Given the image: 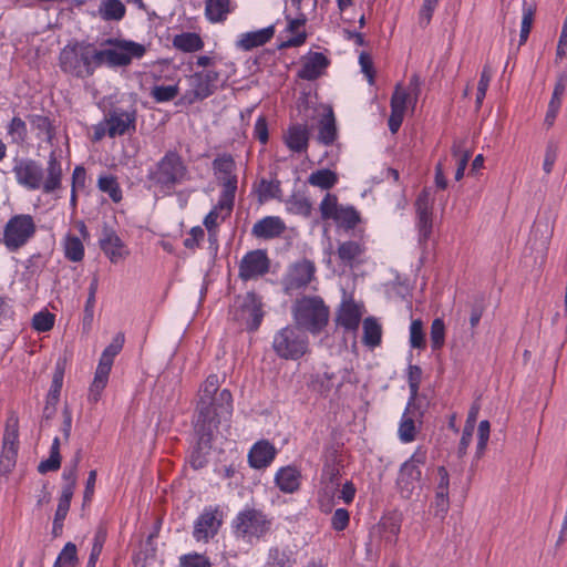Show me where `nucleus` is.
Wrapping results in <instances>:
<instances>
[{"label": "nucleus", "instance_id": "ea45409f", "mask_svg": "<svg viewBox=\"0 0 567 567\" xmlns=\"http://www.w3.org/2000/svg\"><path fill=\"white\" fill-rule=\"evenodd\" d=\"M78 549L75 544L69 542L59 553L53 567H78Z\"/></svg>", "mask_w": 567, "mask_h": 567}, {"label": "nucleus", "instance_id": "c03bdc74", "mask_svg": "<svg viewBox=\"0 0 567 567\" xmlns=\"http://www.w3.org/2000/svg\"><path fill=\"white\" fill-rule=\"evenodd\" d=\"M523 14H522V23H520V33H519V45H524L528 39L533 21L535 9L532 4H527L525 1L523 3Z\"/></svg>", "mask_w": 567, "mask_h": 567}, {"label": "nucleus", "instance_id": "7c9ffc66", "mask_svg": "<svg viewBox=\"0 0 567 567\" xmlns=\"http://www.w3.org/2000/svg\"><path fill=\"white\" fill-rule=\"evenodd\" d=\"M318 141L324 145L332 144L337 138V125L331 107H326L319 121Z\"/></svg>", "mask_w": 567, "mask_h": 567}, {"label": "nucleus", "instance_id": "58836bf2", "mask_svg": "<svg viewBox=\"0 0 567 567\" xmlns=\"http://www.w3.org/2000/svg\"><path fill=\"white\" fill-rule=\"evenodd\" d=\"M381 326L379 322L370 317L363 321V342L365 346L374 348L381 342Z\"/></svg>", "mask_w": 567, "mask_h": 567}, {"label": "nucleus", "instance_id": "f03ea898", "mask_svg": "<svg viewBox=\"0 0 567 567\" xmlns=\"http://www.w3.org/2000/svg\"><path fill=\"white\" fill-rule=\"evenodd\" d=\"M12 173L17 183L28 190L54 194L62 188L63 172L56 150L50 152L45 168L34 159L23 158L16 162Z\"/></svg>", "mask_w": 567, "mask_h": 567}, {"label": "nucleus", "instance_id": "774afa93", "mask_svg": "<svg viewBox=\"0 0 567 567\" xmlns=\"http://www.w3.org/2000/svg\"><path fill=\"white\" fill-rule=\"evenodd\" d=\"M182 567H210V561L207 557L200 554H188L181 557Z\"/></svg>", "mask_w": 567, "mask_h": 567}, {"label": "nucleus", "instance_id": "f257e3e1", "mask_svg": "<svg viewBox=\"0 0 567 567\" xmlns=\"http://www.w3.org/2000/svg\"><path fill=\"white\" fill-rule=\"evenodd\" d=\"M195 427L200 434L199 449L207 447L214 431L227 422L233 413V396L227 389H219V379L210 374L199 386L196 402Z\"/></svg>", "mask_w": 567, "mask_h": 567}, {"label": "nucleus", "instance_id": "603ef678", "mask_svg": "<svg viewBox=\"0 0 567 567\" xmlns=\"http://www.w3.org/2000/svg\"><path fill=\"white\" fill-rule=\"evenodd\" d=\"M558 156V144L554 141H548L545 148L543 171L546 175L553 172L555 162Z\"/></svg>", "mask_w": 567, "mask_h": 567}, {"label": "nucleus", "instance_id": "6ab92c4d", "mask_svg": "<svg viewBox=\"0 0 567 567\" xmlns=\"http://www.w3.org/2000/svg\"><path fill=\"white\" fill-rule=\"evenodd\" d=\"M236 319L243 321L250 330L259 327L262 319L261 302L255 293L248 292L243 297Z\"/></svg>", "mask_w": 567, "mask_h": 567}, {"label": "nucleus", "instance_id": "72a5a7b5", "mask_svg": "<svg viewBox=\"0 0 567 567\" xmlns=\"http://www.w3.org/2000/svg\"><path fill=\"white\" fill-rule=\"evenodd\" d=\"M173 45L183 52H195L204 47V42L197 33L183 32L174 37Z\"/></svg>", "mask_w": 567, "mask_h": 567}, {"label": "nucleus", "instance_id": "8fccbe9b", "mask_svg": "<svg viewBox=\"0 0 567 567\" xmlns=\"http://www.w3.org/2000/svg\"><path fill=\"white\" fill-rule=\"evenodd\" d=\"M431 344L434 350L441 349L445 340V324L442 319L436 318L431 326Z\"/></svg>", "mask_w": 567, "mask_h": 567}, {"label": "nucleus", "instance_id": "c85d7f7f", "mask_svg": "<svg viewBox=\"0 0 567 567\" xmlns=\"http://www.w3.org/2000/svg\"><path fill=\"white\" fill-rule=\"evenodd\" d=\"M274 25H269L256 31L245 32L238 35L236 45L241 50L249 51L254 48L267 43L274 37Z\"/></svg>", "mask_w": 567, "mask_h": 567}, {"label": "nucleus", "instance_id": "c756f323", "mask_svg": "<svg viewBox=\"0 0 567 567\" xmlns=\"http://www.w3.org/2000/svg\"><path fill=\"white\" fill-rule=\"evenodd\" d=\"M300 472L293 466L281 467L275 475L276 485L284 493L296 492L300 486Z\"/></svg>", "mask_w": 567, "mask_h": 567}, {"label": "nucleus", "instance_id": "864d4df0", "mask_svg": "<svg viewBox=\"0 0 567 567\" xmlns=\"http://www.w3.org/2000/svg\"><path fill=\"white\" fill-rule=\"evenodd\" d=\"M493 72L488 65H485L482 70L478 85H477V94H476V105L480 107L483 103V100L486 95L487 89L489 86V82L492 80Z\"/></svg>", "mask_w": 567, "mask_h": 567}, {"label": "nucleus", "instance_id": "338daca9", "mask_svg": "<svg viewBox=\"0 0 567 567\" xmlns=\"http://www.w3.org/2000/svg\"><path fill=\"white\" fill-rule=\"evenodd\" d=\"M72 496L73 495H71L69 491H62L54 517L55 526L58 525L59 522H63L64 518L66 517Z\"/></svg>", "mask_w": 567, "mask_h": 567}, {"label": "nucleus", "instance_id": "4468645a", "mask_svg": "<svg viewBox=\"0 0 567 567\" xmlns=\"http://www.w3.org/2000/svg\"><path fill=\"white\" fill-rule=\"evenodd\" d=\"M104 117L109 124L110 137L132 134L136 130V111L132 107H114Z\"/></svg>", "mask_w": 567, "mask_h": 567}, {"label": "nucleus", "instance_id": "5fc2aeb1", "mask_svg": "<svg viewBox=\"0 0 567 567\" xmlns=\"http://www.w3.org/2000/svg\"><path fill=\"white\" fill-rule=\"evenodd\" d=\"M410 344L412 348L422 349L425 346V338L423 332V323L421 320L415 319L410 326Z\"/></svg>", "mask_w": 567, "mask_h": 567}, {"label": "nucleus", "instance_id": "f3484780", "mask_svg": "<svg viewBox=\"0 0 567 567\" xmlns=\"http://www.w3.org/2000/svg\"><path fill=\"white\" fill-rule=\"evenodd\" d=\"M363 313L364 307L362 303L354 301L351 297H344L337 313V322L348 331H355Z\"/></svg>", "mask_w": 567, "mask_h": 567}, {"label": "nucleus", "instance_id": "de8ad7c7", "mask_svg": "<svg viewBox=\"0 0 567 567\" xmlns=\"http://www.w3.org/2000/svg\"><path fill=\"white\" fill-rule=\"evenodd\" d=\"M55 322V316L48 310L37 312L32 318V328L38 332L50 331Z\"/></svg>", "mask_w": 567, "mask_h": 567}, {"label": "nucleus", "instance_id": "a18cd8bd", "mask_svg": "<svg viewBox=\"0 0 567 567\" xmlns=\"http://www.w3.org/2000/svg\"><path fill=\"white\" fill-rule=\"evenodd\" d=\"M19 430H18V419L16 416H10L7 420L2 446L6 447H19Z\"/></svg>", "mask_w": 567, "mask_h": 567}, {"label": "nucleus", "instance_id": "cd10ccee", "mask_svg": "<svg viewBox=\"0 0 567 567\" xmlns=\"http://www.w3.org/2000/svg\"><path fill=\"white\" fill-rule=\"evenodd\" d=\"M328 66V59L320 52H311L302 59L299 76L305 80H315Z\"/></svg>", "mask_w": 567, "mask_h": 567}, {"label": "nucleus", "instance_id": "09e8293b", "mask_svg": "<svg viewBox=\"0 0 567 567\" xmlns=\"http://www.w3.org/2000/svg\"><path fill=\"white\" fill-rule=\"evenodd\" d=\"M359 221L358 212L351 206H344L340 214L337 216L334 223L339 227H343L347 229L353 228Z\"/></svg>", "mask_w": 567, "mask_h": 567}, {"label": "nucleus", "instance_id": "6e6d98bb", "mask_svg": "<svg viewBox=\"0 0 567 567\" xmlns=\"http://www.w3.org/2000/svg\"><path fill=\"white\" fill-rule=\"evenodd\" d=\"M18 455V447L2 446L0 456V471L1 473H10L16 465Z\"/></svg>", "mask_w": 567, "mask_h": 567}, {"label": "nucleus", "instance_id": "412c9836", "mask_svg": "<svg viewBox=\"0 0 567 567\" xmlns=\"http://www.w3.org/2000/svg\"><path fill=\"white\" fill-rule=\"evenodd\" d=\"M421 412L413 402H409L401 417L398 434L403 443H411L415 440L416 433L422 424Z\"/></svg>", "mask_w": 567, "mask_h": 567}, {"label": "nucleus", "instance_id": "680f3d73", "mask_svg": "<svg viewBox=\"0 0 567 567\" xmlns=\"http://www.w3.org/2000/svg\"><path fill=\"white\" fill-rule=\"evenodd\" d=\"M439 1L440 0H423V4L419 11V23L421 27H426L430 23Z\"/></svg>", "mask_w": 567, "mask_h": 567}, {"label": "nucleus", "instance_id": "4be33fe9", "mask_svg": "<svg viewBox=\"0 0 567 567\" xmlns=\"http://www.w3.org/2000/svg\"><path fill=\"white\" fill-rule=\"evenodd\" d=\"M337 256L343 267L353 269L364 262L365 247L354 240L342 241L338 245Z\"/></svg>", "mask_w": 567, "mask_h": 567}, {"label": "nucleus", "instance_id": "bf43d9fd", "mask_svg": "<svg viewBox=\"0 0 567 567\" xmlns=\"http://www.w3.org/2000/svg\"><path fill=\"white\" fill-rule=\"evenodd\" d=\"M452 155L456 161L457 167L466 168L471 158V152L465 148L463 141H455L452 146Z\"/></svg>", "mask_w": 567, "mask_h": 567}, {"label": "nucleus", "instance_id": "0e129e2a", "mask_svg": "<svg viewBox=\"0 0 567 567\" xmlns=\"http://www.w3.org/2000/svg\"><path fill=\"white\" fill-rule=\"evenodd\" d=\"M421 377H422V370L417 365L409 367L408 378H409V386H410V392H411V398H410L409 402H413L417 394L419 385L421 382Z\"/></svg>", "mask_w": 567, "mask_h": 567}, {"label": "nucleus", "instance_id": "e433bc0d", "mask_svg": "<svg viewBox=\"0 0 567 567\" xmlns=\"http://www.w3.org/2000/svg\"><path fill=\"white\" fill-rule=\"evenodd\" d=\"M62 246L64 249V255L69 260L78 262L83 259L84 246L79 237L72 234L65 235L62 241Z\"/></svg>", "mask_w": 567, "mask_h": 567}, {"label": "nucleus", "instance_id": "20e7f679", "mask_svg": "<svg viewBox=\"0 0 567 567\" xmlns=\"http://www.w3.org/2000/svg\"><path fill=\"white\" fill-rule=\"evenodd\" d=\"M292 313L297 327L311 334L319 333L329 321V309L318 297H306L298 300L293 306Z\"/></svg>", "mask_w": 567, "mask_h": 567}, {"label": "nucleus", "instance_id": "39448f33", "mask_svg": "<svg viewBox=\"0 0 567 567\" xmlns=\"http://www.w3.org/2000/svg\"><path fill=\"white\" fill-rule=\"evenodd\" d=\"M187 175L186 166L181 156L168 152L150 172L152 186L162 193H171L177 184L185 181Z\"/></svg>", "mask_w": 567, "mask_h": 567}, {"label": "nucleus", "instance_id": "f8f14e48", "mask_svg": "<svg viewBox=\"0 0 567 567\" xmlns=\"http://www.w3.org/2000/svg\"><path fill=\"white\" fill-rule=\"evenodd\" d=\"M35 225L30 215H17L4 227L3 244L9 250H16L33 236Z\"/></svg>", "mask_w": 567, "mask_h": 567}, {"label": "nucleus", "instance_id": "473e14b6", "mask_svg": "<svg viewBox=\"0 0 567 567\" xmlns=\"http://www.w3.org/2000/svg\"><path fill=\"white\" fill-rule=\"evenodd\" d=\"M229 12V0H206L205 16L210 22H223Z\"/></svg>", "mask_w": 567, "mask_h": 567}, {"label": "nucleus", "instance_id": "13d9d810", "mask_svg": "<svg viewBox=\"0 0 567 567\" xmlns=\"http://www.w3.org/2000/svg\"><path fill=\"white\" fill-rule=\"evenodd\" d=\"M124 344V336L118 333L113 341L104 349L101 360L113 363L114 358L120 353Z\"/></svg>", "mask_w": 567, "mask_h": 567}, {"label": "nucleus", "instance_id": "bb28decb", "mask_svg": "<svg viewBox=\"0 0 567 567\" xmlns=\"http://www.w3.org/2000/svg\"><path fill=\"white\" fill-rule=\"evenodd\" d=\"M28 121L31 132L38 140L53 145L56 132L53 122L48 116L42 114H31L29 115Z\"/></svg>", "mask_w": 567, "mask_h": 567}, {"label": "nucleus", "instance_id": "b1692460", "mask_svg": "<svg viewBox=\"0 0 567 567\" xmlns=\"http://www.w3.org/2000/svg\"><path fill=\"white\" fill-rule=\"evenodd\" d=\"M313 274L315 266L312 262L302 260L295 264L286 277V289L292 290L305 287L312 280Z\"/></svg>", "mask_w": 567, "mask_h": 567}, {"label": "nucleus", "instance_id": "9b49d317", "mask_svg": "<svg viewBox=\"0 0 567 567\" xmlns=\"http://www.w3.org/2000/svg\"><path fill=\"white\" fill-rule=\"evenodd\" d=\"M419 90V79L412 76L409 91L400 84L396 85L391 97V114L389 117V128L392 133H396L403 122L404 113L409 105L414 107L416 103V93Z\"/></svg>", "mask_w": 567, "mask_h": 567}, {"label": "nucleus", "instance_id": "37998d69", "mask_svg": "<svg viewBox=\"0 0 567 567\" xmlns=\"http://www.w3.org/2000/svg\"><path fill=\"white\" fill-rule=\"evenodd\" d=\"M7 133L12 143L21 144L28 135L27 123L21 117L16 116L8 124Z\"/></svg>", "mask_w": 567, "mask_h": 567}, {"label": "nucleus", "instance_id": "aec40b11", "mask_svg": "<svg viewBox=\"0 0 567 567\" xmlns=\"http://www.w3.org/2000/svg\"><path fill=\"white\" fill-rule=\"evenodd\" d=\"M269 261L266 252L254 250L245 255L240 262L239 276L245 279H254L268 271Z\"/></svg>", "mask_w": 567, "mask_h": 567}, {"label": "nucleus", "instance_id": "3c124183", "mask_svg": "<svg viewBox=\"0 0 567 567\" xmlns=\"http://www.w3.org/2000/svg\"><path fill=\"white\" fill-rule=\"evenodd\" d=\"M179 92L178 85H158L152 90V96L156 102L163 103L172 101Z\"/></svg>", "mask_w": 567, "mask_h": 567}, {"label": "nucleus", "instance_id": "c9c22d12", "mask_svg": "<svg viewBox=\"0 0 567 567\" xmlns=\"http://www.w3.org/2000/svg\"><path fill=\"white\" fill-rule=\"evenodd\" d=\"M126 9L120 0H103L99 7V14L103 20L118 21L125 16Z\"/></svg>", "mask_w": 567, "mask_h": 567}, {"label": "nucleus", "instance_id": "dca6fc26", "mask_svg": "<svg viewBox=\"0 0 567 567\" xmlns=\"http://www.w3.org/2000/svg\"><path fill=\"white\" fill-rule=\"evenodd\" d=\"M432 208L433 198L429 189L420 193L415 202L416 227L419 233V243L424 244L429 240L432 233Z\"/></svg>", "mask_w": 567, "mask_h": 567}, {"label": "nucleus", "instance_id": "a211bd4d", "mask_svg": "<svg viewBox=\"0 0 567 567\" xmlns=\"http://www.w3.org/2000/svg\"><path fill=\"white\" fill-rule=\"evenodd\" d=\"M221 525V519L218 517V511L214 508H206L194 524L193 535L197 542H208L214 537Z\"/></svg>", "mask_w": 567, "mask_h": 567}, {"label": "nucleus", "instance_id": "49530a36", "mask_svg": "<svg viewBox=\"0 0 567 567\" xmlns=\"http://www.w3.org/2000/svg\"><path fill=\"white\" fill-rule=\"evenodd\" d=\"M286 209L291 214L307 217L311 213V204L306 197L292 196L286 202Z\"/></svg>", "mask_w": 567, "mask_h": 567}, {"label": "nucleus", "instance_id": "052dcab7", "mask_svg": "<svg viewBox=\"0 0 567 567\" xmlns=\"http://www.w3.org/2000/svg\"><path fill=\"white\" fill-rule=\"evenodd\" d=\"M76 471L78 460L72 465L66 466L62 474V478L64 481L62 491H69L71 495H73L76 485Z\"/></svg>", "mask_w": 567, "mask_h": 567}, {"label": "nucleus", "instance_id": "393cba45", "mask_svg": "<svg viewBox=\"0 0 567 567\" xmlns=\"http://www.w3.org/2000/svg\"><path fill=\"white\" fill-rule=\"evenodd\" d=\"M308 385L313 392L320 395H327L334 388H339L341 382L338 380L336 373L329 368H320L310 375Z\"/></svg>", "mask_w": 567, "mask_h": 567}, {"label": "nucleus", "instance_id": "7ed1b4c3", "mask_svg": "<svg viewBox=\"0 0 567 567\" xmlns=\"http://www.w3.org/2000/svg\"><path fill=\"white\" fill-rule=\"evenodd\" d=\"M59 60L62 71L76 78L90 76L100 66L97 49L85 42L69 43Z\"/></svg>", "mask_w": 567, "mask_h": 567}, {"label": "nucleus", "instance_id": "f704fd0d", "mask_svg": "<svg viewBox=\"0 0 567 567\" xmlns=\"http://www.w3.org/2000/svg\"><path fill=\"white\" fill-rule=\"evenodd\" d=\"M308 183L309 185L318 187L322 190H328L338 183V176L331 169L322 168L312 172L308 176Z\"/></svg>", "mask_w": 567, "mask_h": 567}, {"label": "nucleus", "instance_id": "5701e85b", "mask_svg": "<svg viewBox=\"0 0 567 567\" xmlns=\"http://www.w3.org/2000/svg\"><path fill=\"white\" fill-rule=\"evenodd\" d=\"M276 454V447L270 442L261 440L251 446L248 453V463L255 470L266 468L272 463Z\"/></svg>", "mask_w": 567, "mask_h": 567}, {"label": "nucleus", "instance_id": "423d86ee", "mask_svg": "<svg viewBox=\"0 0 567 567\" xmlns=\"http://www.w3.org/2000/svg\"><path fill=\"white\" fill-rule=\"evenodd\" d=\"M426 458V450L419 446L400 466L396 487L403 498H410L417 489H422V467L425 465Z\"/></svg>", "mask_w": 567, "mask_h": 567}, {"label": "nucleus", "instance_id": "79ce46f5", "mask_svg": "<svg viewBox=\"0 0 567 567\" xmlns=\"http://www.w3.org/2000/svg\"><path fill=\"white\" fill-rule=\"evenodd\" d=\"M99 189L110 196L114 203H118L122 199V190L112 175L100 176L97 181Z\"/></svg>", "mask_w": 567, "mask_h": 567}, {"label": "nucleus", "instance_id": "a19ab883", "mask_svg": "<svg viewBox=\"0 0 567 567\" xmlns=\"http://www.w3.org/2000/svg\"><path fill=\"white\" fill-rule=\"evenodd\" d=\"M344 206L339 205L338 198L336 195L328 193L322 198V200L319 205V210H320L322 219H331L334 221L337 216L340 214V210Z\"/></svg>", "mask_w": 567, "mask_h": 567}, {"label": "nucleus", "instance_id": "69168bd1", "mask_svg": "<svg viewBox=\"0 0 567 567\" xmlns=\"http://www.w3.org/2000/svg\"><path fill=\"white\" fill-rule=\"evenodd\" d=\"M431 507L434 509L435 516L444 517L450 508L449 494L435 492Z\"/></svg>", "mask_w": 567, "mask_h": 567}, {"label": "nucleus", "instance_id": "9d476101", "mask_svg": "<svg viewBox=\"0 0 567 567\" xmlns=\"http://www.w3.org/2000/svg\"><path fill=\"white\" fill-rule=\"evenodd\" d=\"M219 73L214 70L196 72L187 78V90L181 97V103L192 105L210 96L216 87Z\"/></svg>", "mask_w": 567, "mask_h": 567}, {"label": "nucleus", "instance_id": "e2e57ef3", "mask_svg": "<svg viewBox=\"0 0 567 567\" xmlns=\"http://www.w3.org/2000/svg\"><path fill=\"white\" fill-rule=\"evenodd\" d=\"M489 431L491 425L489 422L484 420L481 421L478 424V440H477V446H476V454L478 457L484 453L488 439H489Z\"/></svg>", "mask_w": 567, "mask_h": 567}, {"label": "nucleus", "instance_id": "1a4fd4ad", "mask_svg": "<svg viewBox=\"0 0 567 567\" xmlns=\"http://www.w3.org/2000/svg\"><path fill=\"white\" fill-rule=\"evenodd\" d=\"M100 65L124 66L133 59H141L146 48L137 42L130 40H115L110 42V48L97 50Z\"/></svg>", "mask_w": 567, "mask_h": 567}, {"label": "nucleus", "instance_id": "4c0bfd02", "mask_svg": "<svg viewBox=\"0 0 567 567\" xmlns=\"http://www.w3.org/2000/svg\"><path fill=\"white\" fill-rule=\"evenodd\" d=\"M293 563V553L288 547H274L269 550V567H291Z\"/></svg>", "mask_w": 567, "mask_h": 567}, {"label": "nucleus", "instance_id": "ddd939ff", "mask_svg": "<svg viewBox=\"0 0 567 567\" xmlns=\"http://www.w3.org/2000/svg\"><path fill=\"white\" fill-rule=\"evenodd\" d=\"M213 166L217 178L224 185V192L220 198V207L228 210L230 207H233L234 196L237 189L235 162L231 156L223 155L214 161Z\"/></svg>", "mask_w": 567, "mask_h": 567}, {"label": "nucleus", "instance_id": "6e6552de", "mask_svg": "<svg viewBox=\"0 0 567 567\" xmlns=\"http://www.w3.org/2000/svg\"><path fill=\"white\" fill-rule=\"evenodd\" d=\"M308 337L298 327H285L279 330L272 341L275 352L282 359L297 360L307 353Z\"/></svg>", "mask_w": 567, "mask_h": 567}, {"label": "nucleus", "instance_id": "a878e982", "mask_svg": "<svg viewBox=\"0 0 567 567\" xmlns=\"http://www.w3.org/2000/svg\"><path fill=\"white\" fill-rule=\"evenodd\" d=\"M286 229V225L278 216H267L258 220L251 229L256 238L270 239L280 236Z\"/></svg>", "mask_w": 567, "mask_h": 567}, {"label": "nucleus", "instance_id": "4d7b16f0", "mask_svg": "<svg viewBox=\"0 0 567 567\" xmlns=\"http://www.w3.org/2000/svg\"><path fill=\"white\" fill-rule=\"evenodd\" d=\"M231 210V207L226 210L225 208L220 207V200L218 204L206 215L204 219V225L208 230H212L218 225L219 219H225L226 216L229 215Z\"/></svg>", "mask_w": 567, "mask_h": 567}, {"label": "nucleus", "instance_id": "2f4dec72", "mask_svg": "<svg viewBox=\"0 0 567 567\" xmlns=\"http://www.w3.org/2000/svg\"><path fill=\"white\" fill-rule=\"evenodd\" d=\"M309 130L306 125H293L285 135V142L292 152H303L308 147Z\"/></svg>", "mask_w": 567, "mask_h": 567}, {"label": "nucleus", "instance_id": "0eeeda50", "mask_svg": "<svg viewBox=\"0 0 567 567\" xmlns=\"http://www.w3.org/2000/svg\"><path fill=\"white\" fill-rule=\"evenodd\" d=\"M271 523L267 516L255 508H245L237 514L233 522L236 537L247 543H254L265 536L270 529Z\"/></svg>", "mask_w": 567, "mask_h": 567}, {"label": "nucleus", "instance_id": "2eb2a0df", "mask_svg": "<svg viewBox=\"0 0 567 567\" xmlns=\"http://www.w3.org/2000/svg\"><path fill=\"white\" fill-rule=\"evenodd\" d=\"M99 245L105 257L114 265L124 262L131 255L128 246L112 229L102 231Z\"/></svg>", "mask_w": 567, "mask_h": 567}]
</instances>
